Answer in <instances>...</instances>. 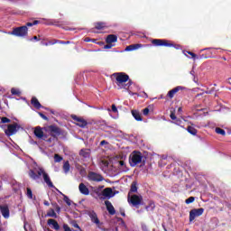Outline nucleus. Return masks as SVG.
Masks as SVG:
<instances>
[{
    "mask_svg": "<svg viewBox=\"0 0 231 231\" xmlns=\"http://www.w3.org/2000/svg\"><path fill=\"white\" fill-rule=\"evenodd\" d=\"M47 217H55V218H57V213H55V210L51 209V210L48 211Z\"/></svg>",
    "mask_w": 231,
    "mask_h": 231,
    "instance_id": "7c9ffc66",
    "label": "nucleus"
},
{
    "mask_svg": "<svg viewBox=\"0 0 231 231\" xmlns=\"http://www.w3.org/2000/svg\"><path fill=\"white\" fill-rule=\"evenodd\" d=\"M85 42H91V40H90L89 38H86V39H85Z\"/></svg>",
    "mask_w": 231,
    "mask_h": 231,
    "instance_id": "0e129e2a",
    "label": "nucleus"
},
{
    "mask_svg": "<svg viewBox=\"0 0 231 231\" xmlns=\"http://www.w3.org/2000/svg\"><path fill=\"white\" fill-rule=\"evenodd\" d=\"M105 205L106 207V210L111 216H115V214H116V211L115 210V207H113V204L110 201L108 200L105 201Z\"/></svg>",
    "mask_w": 231,
    "mask_h": 231,
    "instance_id": "f3484780",
    "label": "nucleus"
},
{
    "mask_svg": "<svg viewBox=\"0 0 231 231\" xmlns=\"http://www.w3.org/2000/svg\"><path fill=\"white\" fill-rule=\"evenodd\" d=\"M217 134H221L222 136H225V134H226V132H225V130L219 128V127H217L215 129Z\"/></svg>",
    "mask_w": 231,
    "mask_h": 231,
    "instance_id": "473e14b6",
    "label": "nucleus"
},
{
    "mask_svg": "<svg viewBox=\"0 0 231 231\" xmlns=\"http://www.w3.org/2000/svg\"><path fill=\"white\" fill-rule=\"evenodd\" d=\"M43 205H45V207H50V202H48V201L45 200V201L43 202Z\"/></svg>",
    "mask_w": 231,
    "mask_h": 231,
    "instance_id": "052dcab7",
    "label": "nucleus"
},
{
    "mask_svg": "<svg viewBox=\"0 0 231 231\" xmlns=\"http://www.w3.org/2000/svg\"><path fill=\"white\" fill-rule=\"evenodd\" d=\"M155 205H154V202H150V204L148 205V206H146V210L149 212V211H151V212H152V210H154V208H155Z\"/></svg>",
    "mask_w": 231,
    "mask_h": 231,
    "instance_id": "c756f323",
    "label": "nucleus"
},
{
    "mask_svg": "<svg viewBox=\"0 0 231 231\" xmlns=\"http://www.w3.org/2000/svg\"><path fill=\"white\" fill-rule=\"evenodd\" d=\"M142 230L143 231H149V228H147V226L145 224H142Z\"/></svg>",
    "mask_w": 231,
    "mask_h": 231,
    "instance_id": "8fccbe9b",
    "label": "nucleus"
},
{
    "mask_svg": "<svg viewBox=\"0 0 231 231\" xmlns=\"http://www.w3.org/2000/svg\"><path fill=\"white\" fill-rule=\"evenodd\" d=\"M113 46H115V45H113L111 43H107L106 45H105V50H111V48H113Z\"/></svg>",
    "mask_w": 231,
    "mask_h": 231,
    "instance_id": "a18cd8bd",
    "label": "nucleus"
},
{
    "mask_svg": "<svg viewBox=\"0 0 231 231\" xmlns=\"http://www.w3.org/2000/svg\"><path fill=\"white\" fill-rule=\"evenodd\" d=\"M63 158L62 156L59 155V154H54V162L55 163H60V162H62Z\"/></svg>",
    "mask_w": 231,
    "mask_h": 231,
    "instance_id": "2f4dec72",
    "label": "nucleus"
},
{
    "mask_svg": "<svg viewBox=\"0 0 231 231\" xmlns=\"http://www.w3.org/2000/svg\"><path fill=\"white\" fill-rule=\"evenodd\" d=\"M152 43L153 46H165L166 48H171L174 46V44L170 43L167 40H162V39H154L152 41Z\"/></svg>",
    "mask_w": 231,
    "mask_h": 231,
    "instance_id": "1a4fd4ad",
    "label": "nucleus"
},
{
    "mask_svg": "<svg viewBox=\"0 0 231 231\" xmlns=\"http://www.w3.org/2000/svg\"><path fill=\"white\" fill-rule=\"evenodd\" d=\"M34 135L40 140H42V138H44V132H42V128H41V126H38L34 129Z\"/></svg>",
    "mask_w": 231,
    "mask_h": 231,
    "instance_id": "aec40b11",
    "label": "nucleus"
},
{
    "mask_svg": "<svg viewBox=\"0 0 231 231\" xmlns=\"http://www.w3.org/2000/svg\"><path fill=\"white\" fill-rule=\"evenodd\" d=\"M50 132H51V136L57 137L59 135H60V129H59V127H57L55 125L50 126Z\"/></svg>",
    "mask_w": 231,
    "mask_h": 231,
    "instance_id": "6ab92c4d",
    "label": "nucleus"
},
{
    "mask_svg": "<svg viewBox=\"0 0 231 231\" xmlns=\"http://www.w3.org/2000/svg\"><path fill=\"white\" fill-rule=\"evenodd\" d=\"M63 201L68 205V207H71V199L68 198V196L63 195Z\"/></svg>",
    "mask_w": 231,
    "mask_h": 231,
    "instance_id": "f704fd0d",
    "label": "nucleus"
},
{
    "mask_svg": "<svg viewBox=\"0 0 231 231\" xmlns=\"http://www.w3.org/2000/svg\"><path fill=\"white\" fill-rule=\"evenodd\" d=\"M63 230H64V231H73V230L71 229V227H69V226H68V224H64V225H63Z\"/></svg>",
    "mask_w": 231,
    "mask_h": 231,
    "instance_id": "79ce46f5",
    "label": "nucleus"
},
{
    "mask_svg": "<svg viewBox=\"0 0 231 231\" xmlns=\"http://www.w3.org/2000/svg\"><path fill=\"white\" fill-rule=\"evenodd\" d=\"M132 116H134V120L137 122H142V115L137 110H132Z\"/></svg>",
    "mask_w": 231,
    "mask_h": 231,
    "instance_id": "5701e85b",
    "label": "nucleus"
},
{
    "mask_svg": "<svg viewBox=\"0 0 231 231\" xmlns=\"http://www.w3.org/2000/svg\"><path fill=\"white\" fill-rule=\"evenodd\" d=\"M48 225H51L54 228V230H60V226H59V223L56 222L55 219H49L48 220Z\"/></svg>",
    "mask_w": 231,
    "mask_h": 231,
    "instance_id": "4be33fe9",
    "label": "nucleus"
},
{
    "mask_svg": "<svg viewBox=\"0 0 231 231\" xmlns=\"http://www.w3.org/2000/svg\"><path fill=\"white\" fill-rule=\"evenodd\" d=\"M30 41H36L39 42V38H37V36L32 37Z\"/></svg>",
    "mask_w": 231,
    "mask_h": 231,
    "instance_id": "13d9d810",
    "label": "nucleus"
},
{
    "mask_svg": "<svg viewBox=\"0 0 231 231\" xmlns=\"http://www.w3.org/2000/svg\"><path fill=\"white\" fill-rule=\"evenodd\" d=\"M112 77L113 79H116V84L118 86L119 89H122V88H124V89H127V88L133 84L131 80H129V75L124 72L114 73ZM125 82H127V84H125Z\"/></svg>",
    "mask_w": 231,
    "mask_h": 231,
    "instance_id": "f03ea898",
    "label": "nucleus"
},
{
    "mask_svg": "<svg viewBox=\"0 0 231 231\" xmlns=\"http://www.w3.org/2000/svg\"><path fill=\"white\" fill-rule=\"evenodd\" d=\"M186 89L187 88L183 86H178L168 92V97L169 98H174V95L178 93V91H185Z\"/></svg>",
    "mask_w": 231,
    "mask_h": 231,
    "instance_id": "ddd939ff",
    "label": "nucleus"
},
{
    "mask_svg": "<svg viewBox=\"0 0 231 231\" xmlns=\"http://www.w3.org/2000/svg\"><path fill=\"white\" fill-rule=\"evenodd\" d=\"M125 51H134L133 44L129 45V46H126V48L125 49Z\"/></svg>",
    "mask_w": 231,
    "mask_h": 231,
    "instance_id": "c03bdc74",
    "label": "nucleus"
},
{
    "mask_svg": "<svg viewBox=\"0 0 231 231\" xmlns=\"http://www.w3.org/2000/svg\"><path fill=\"white\" fill-rule=\"evenodd\" d=\"M73 227L78 228L79 231H82V229L80 228V226H79V224H74Z\"/></svg>",
    "mask_w": 231,
    "mask_h": 231,
    "instance_id": "4d7b16f0",
    "label": "nucleus"
},
{
    "mask_svg": "<svg viewBox=\"0 0 231 231\" xmlns=\"http://www.w3.org/2000/svg\"><path fill=\"white\" fill-rule=\"evenodd\" d=\"M170 118H171V120H176V115L173 112H171L170 115Z\"/></svg>",
    "mask_w": 231,
    "mask_h": 231,
    "instance_id": "3c124183",
    "label": "nucleus"
},
{
    "mask_svg": "<svg viewBox=\"0 0 231 231\" xmlns=\"http://www.w3.org/2000/svg\"><path fill=\"white\" fill-rule=\"evenodd\" d=\"M80 194H83L84 196H89V189L88 186L84 183H80L79 186Z\"/></svg>",
    "mask_w": 231,
    "mask_h": 231,
    "instance_id": "a211bd4d",
    "label": "nucleus"
},
{
    "mask_svg": "<svg viewBox=\"0 0 231 231\" xmlns=\"http://www.w3.org/2000/svg\"><path fill=\"white\" fill-rule=\"evenodd\" d=\"M129 95H132V96L136 95L138 97V93H133L131 91L129 92Z\"/></svg>",
    "mask_w": 231,
    "mask_h": 231,
    "instance_id": "e2e57ef3",
    "label": "nucleus"
},
{
    "mask_svg": "<svg viewBox=\"0 0 231 231\" xmlns=\"http://www.w3.org/2000/svg\"><path fill=\"white\" fill-rule=\"evenodd\" d=\"M8 35H14V37H21L24 38L28 35V27L27 26H21L13 29V32H7Z\"/></svg>",
    "mask_w": 231,
    "mask_h": 231,
    "instance_id": "39448f33",
    "label": "nucleus"
},
{
    "mask_svg": "<svg viewBox=\"0 0 231 231\" xmlns=\"http://www.w3.org/2000/svg\"><path fill=\"white\" fill-rule=\"evenodd\" d=\"M143 200V199L142 198V196L138 195H133L131 198H128V202H130L133 207H138L142 205Z\"/></svg>",
    "mask_w": 231,
    "mask_h": 231,
    "instance_id": "9d476101",
    "label": "nucleus"
},
{
    "mask_svg": "<svg viewBox=\"0 0 231 231\" xmlns=\"http://www.w3.org/2000/svg\"><path fill=\"white\" fill-rule=\"evenodd\" d=\"M35 172L39 174V176H42L44 182L50 187L51 189H54L55 186L53 185V182H51V179H50V175L44 171V169L38 167L34 168Z\"/></svg>",
    "mask_w": 231,
    "mask_h": 231,
    "instance_id": "20e7f679",
    "label": "nucleus"
},
{
    "mask_svg": "<svg viewBox=\"0 0 231 231\" xmlns=\"http://www.w3.org/2000/svg\"><path fill=\"white\" fill-rule=\"evenodd\" d=\"M227 84H231V78L226 79Z\"/></svg>",
    "mask_w": 231,
    "mask_h": 231,
    "instance_id": "69168bd1",
    "label": "nucleus"
},
{
    "mask_svg": "<svg viewBox=\"0 0 231 231\" xmlns=\"http://www.w3.org/2000/svg\"><path fill=\"white\" fill-rule=\"evenodd\" d=\"M137 97H141L142 98H148L149 97V96L145 92H141V93L137 94Z\"/></svg>",
    "mask_w": 231,
    "mask_h": 231,
    "instance_id": "a19ab883",
    "label": "nucleus"
},
{
    "mask_svg": "<svg viewBox=\"0 0 231 231\" xmlns=\"http://www.w3.org/2000/svg\"><path fill=\"white\" fill-rule=\"evenodd\" d=\"M44 46H50V42L43 43Z\"/></svg>",
    "mask_w": 231,
    "mask_h": 231,
    "instance_id": "338daca9",
    "label": "nucleus"
},
{
    "mask_svg": "<svg viewBox=\"0 0 231 231\" xmlns=\"http://www.w3.org/2000/svg\"><path fill=\"white\" fill-rule=\"evenodd\" d=\"M29 176L30 178H32V180H39V178H41V175H37V173H35V171L33 170H31L29 171Z\"/></svg>",
    "mask_w": 231,
    "mask_h": 231,
    "instance_id": "cd10ccee",
    "label": "nucleus"
},
{
    "mask_svg": "<svg viewBox=\"0 0 231 231\" xmlns=\"http://www.w3.org/2000/svg\"><path fill=\"white\" fill-rule=\"evenodd\" d=\"M116 41H118V36L115 34H109L106 39V44H113V42H116Z\"/></svg>",
    "mask_w": 231,
    "mask_h": 231,
    "instance_id": "412c9836",
    "label": "nucleus"
},
{
    "mask_svg": "<svg viewBox=\"0 0 231 231\" xmlns=\"http://www.w3.org/2000/svg\"><path fill=\"white\" fill-rule=\"evenodd\" d=\"M143 115H144V116H147V115H149V108H144L143 110Z\"/></svg>",
    "mask_w": 231,
    "mask_h": 231,
    "instance_id": "49530a36",
    "label": "nucleus"
},
{
    "mask_svg": "<svg viewBox=\"0 0 231 231\" xmlns=\"http://www.w3.org/2000/svg\"><path fill=\"white\" fill-rule=\"evenodd\" d=\"M40 116L43 119V120H48V117L44 116V114L42 113H39Z\"/></svg>",
    "mask_w": 231,
    "mask_h": 231,
    "instance_id": "5fc2aeb1",
    "label": "nucleus"
},
{
    "mask_svg": "<svg viewBox=\"0 0 231 231\" xmlns=\"http://www.w3.org/2000/svg\"><path fill=\"white\" fill-rule=\"evenodd\" d=\"M87 214L90 218L91 222L94 223V225H96L97 228H100V226H102V223L100 222V219H98V215H97V212H95V210L90 209L87 211Z\"/></svg>",
    "mask_w": 231,
    "mask_h": 231,
    "instance_id": "423d86ee",
    "label": "nucleus"
},
{
    "mask_svg": "<svg viewBox=\"0 0 231 231\" xmlns=\"http://www.w3.org/2000/svg\"><path fill=\"white\" fill-rule=\"evenodd\" d=\"M112 111L113 113H118V108H116V105H112Z\"/></svg>",
    "mask_w": 231,
    "mask_h": 231,
    "instance_id": "de8ad7c7",
    "label": "nucleus"
},
{
    "mask_svg": "<svg viewBox=\"0 0 231 231\" xmlns=\"http://www.w3.org/2000/svg\"><path fill=\"white\" fill-rule=\"evenodd\" d=\"M69 169H71V165H69V161H66L63 163V172H64V174H68V172H69Z\"/></svg>",
    "mask_w": 231,
    "mask_h": 231,
    "instance_id": "bb28decb",
    "label": "nucleus"
},
{
    "mask_svg": "<svg viewBox=\"0 0 231 231\" xmlns=\"http://www.w3.org/2000/svg\"><path fill=\"white\" fill-rule=\"evenodd\" d=\"M11 93L12 95H21V91L17 88H12Z\"/></svg>",
    "mask_w": 231,
    "mask_h": 231,
    "instance_id": "58836bf2",
    "label": "nucleus"
},
{
    "mask_svg": "<svg viewBox=\"0 0 231 231\" xmlns=\"http://www.w3.org/2000/svg\"><path fill=\"white\" fill-rule=\"evenodd\" d=\"M106 143H107V142H106V141H101L100 145H106Z\"/></svg>",
    "mask_w": 231,
    "mask_h": 231,
    "instance_id": "680f3d73",
    "label": "nucleus"
},
{
    "mask_svg": "<svg viewBox=\"0 0 231 231\" xmlns=\"http://www.w3.org/2000/svg\"><path fill=\"white\" fill-rule=\"evenodd\" d=\"M26 196L29 199H33V193L32 192V189L27 188Z\"/></svg>",
    "mask_w": 231,
    "mask_h": 231,
    "instance_id": "72a5a7b5",
    "label": "nucleus"
},
{
    "mask_svg": "<svg viewBox=\"0 0 231 231\" xmlns=\"http://www.w3.org/2000/svg\"><path fill=\"white\" fill-rule=\"evenodd\" d=\"M183 55L188 57V59H193V60H196V59H198V56L192 51H183Z\"/></svg>",
    "mask_w": 231,
    "mask_h": 231,
    "instance_id": "b1692460",
    "label": "nucleus"
},
{
    "mask_svg": "<svg viewBox=\"0 0 231 231\" xmlns=\"http://www.w3.org/2000/svg\"><path fill=\"white\" fill-rule=\"evenodd\" d=\"M19 129H21V126L14 123L13 125H9L7 129L5 130V133L7 136H13V134H15Z\"/></svg>",
    "mask_w": 231,
    "mask_h": 231,
    "instance_id": "0eeeda50",
    "label": "nucleus"
},
{
    "mask_svg": "<svg viewBox=\"0 0 231 231\" xmlns=\"http://www.w3.org/2000/svg\"><path fill=\"white\" fill-rule=\"evenodd\" d=\"M0 211L5 219H8V217H10V209L8 208V206H0ZM0 231H3V229L0 228Z\"/></svg>",
    "mask_w": 231,
    "mask_h": 231,
    "instance_id": "4468645a",
    "label": "nucleus"
},
{
    "mask_svg": "<svg viewBox=\"0 0 231 231\" xmlns=\"http://www.w3.org/2000/svg\"><path fill=\"white\" fill-rule=\"evenodd\" d=\"M187 131L189 134H192V136H196L198 134V130L193 126H188Z\"/></svg>",
    "mask_w": 231,
    "mask_h": 231,
    "instance_id": "c85d7f7f",
    "label": "nucleus"
},
{
    "mask_svg": "<svg viewBox=\"0 0 231 231\" xmlns=\"http://www.w3.org/2000/svg\"><path fill=\"white\" fill-rule=\"evenodd\" d=\"M203 212H205V209L203 208L192 209L189 212V221L192 222L196 219V217L203 216Z\"/></svg>",
    "mask_w": 231,
    "mask_h": 231,
    "instance_id": "6e6552de",
    "label": "nucleus"
},
{
    "mask_svg": "<svg viewBox=\"0 0 231 231\" xmlns=\"http://www.w3.org/2000/svg\"><path fill=\"white\" fill-rule=\"evenodd\" d=\"M134 47V50H140V48H143V44L137 43V44H132Z\"/></svg>",
    "mask_w": 231,
    "mask_h": 231,
    "instance_id": "ea45409f",
    "label": "nucleus"
},
{
    "mask_svg": "<svg viewBox=\"0 0 231 231\" xmlns=\"http://www.w3.org/2000/svg\"><path fill=\"white\" fill-rule=\"evenodd\" d=\"M121 216H123V217H125V212H121Z\"/></svg>",
    "mask_w": 231,
    "mask_h": 231,
    "instance_id": "774afa93",
    "label": "nucleus"
},
{
    "mask_svg": "<svg viewBox=\"0 0 231 231\" xmlns=\"http://www.w3.org/2000/svg\"><path fill=\"white\" fill-rule=\"evenodd\" d=\"M1 122L2 124H8L10 123V119L8 117H2Z\"/></svg>",
    "mask_w": 231,
    "mask_h": 231,
    "instance_id": "37998d69",
    "label": "nucleus"
},
{
    "mask_svg": "<svg viewBox=\"0 0 231 231\" xmlns=\"http://www.w3.org/2000/svg\"><path fill=\"white\" fill-rule=\"evenodd\" d=\"M56 212H58V214L60 213V207L59 206L56 207Z\"/></svg>",
    "mask_w": 231,
    "mask_h": 231,
    "instance_id": "bf43d9fd",
    "label": "nucleus"
},
{
    "mask_svg": "<svg viewBox=\"0 0 231 231\" xmlns=\"http://www.w3.org/2000/svg\"><path fill=\"white\" fill-rule=\"evenodd\" d=\"M79 156H81V158H84L85 160L89 159L91 156V150H89L88 148L81 149L79 151Z\"/></svg>",
    "mask_w": 231,
    "mask_h": 231,
    "instance_id": "dca6fc26",
    "label": "nucleus"
},
{
    "mask_svg": "<svg viewBox=\"0 0 231 231\" xmlns=\"http://www.w3.org/2000/svg\"><path fill=\"white\" fill-rule=\"evenodd\" d=\"M60 41L59 40H54L53 42H50L49 44L53 45V44H60Z\"/></svg>",
    "mask_w": 231,
    "mask_h": 231,
    "instance_id": "09e8293b",
    "label": "nucleus"
},
{
    "mask_svg": "<svg viewBox=\"0 0 231 231\" xmlns=\"http://www.w3.org/2000/svg\"><path fill=\"white\" fill-rule=\"evenodd\" d=\"M88 180L89 181H104V177L97 172L90 171L88 173Z\"/></svg>",
    "mask_w": 231,
    "mask_h": 231,
    "instance_id": "f8f14e48",
    "label": "nucleus"
},
{
    "mask_svg": "<svg viewBox=\"0 0 231 231\" xmlns=\"http://www.w3.org/2000/svg\"><path fill=\"white\" fill-rule=\"evenodd\" d=\"M96 30H104V28H107V23L99 22L95 23Z\"/></svg>",
    "mask_w": 231,
    "mask_h": 231,
    "instance_id": "a878e982",
    "label": "nucleus"
},
{
    "mask_svg": "<svg viewBox=\"0 0 231 231\" xmlns=\"http://www.w3.org/2000/svg\"><path fill=\"white\" fill-rule=\"evenodd\" d=\"M173 124H176V125H180L181 124V120L176 119L175 122H173Z\"/></svg>",
    "mask_w": 231,
    "mask_h": 231,
    "instance_id": "6e6d98bb",
    "label": "nucleus"
},
{
    "mask_svg": "<svg viewBox=\"0 0 231 231\" xmlns=\"http://www.w3.org/2000/svg\"><path fill=\"white\" fill-rule=\"evenodd\" d=\"M71 118L76 122V125H78L79 127L84 128L86 127V125H88V121L82 117L72 115Z\"/></svg>",
    "mask_w": 231,
    "mask_h": 231,
    "instance_id": "9b49d317",
    "label": "nucleus"
},
{
    "mask_svg": "<svg viewBox=\"0 0 231 231\" xmlns=\"http://www.w3.org/2000/svg\"><path fill=\"white\" fill-rule=\"evenodd\" d=\"M60 44H71V42H69V41H67V42L60 41Z\"/></svg>",
    "mask_w": 231,
    "mask_h": 231,
    "instance_id": "864d4df0",
    "label": "nucleus"
},
{
    "mask_svg": "<svg viewBox=\"0 0 231 231\" xmlns=\"http://www.w3.org/2000/svg\"><path fill=\"white\" fill-rule=\"evenodd\" d=\"M31 104H32L36 109H41V107H42V106L39 102V99H37L36 97L32 98Z\"/></svg>",
    "mask_w": 231,
    "mask_h": 231,
    "instance_id": "393cba45",
    "label": "nucleus"
},
{
    "mask_svg": "<svg viewBox=\"0 0 231 231\" xmlns=\"http://www.w3.org/2000/svg\"><path fill=\"white\" fill-rule=\"evenodd\" d=\"M103 196L106 198V199H111V198H114V196L116 194L113 191V189L111 188H106L103 189L102 192Z\"/></svg>",
    "mask_w": 231,
    "mask_h": 231,
    "instance_id": "2eb2a0df",
    "label": "nucleus"
},
{
    "mask_svg": "<svg viewBox=\"0 0 231 231\" xmlns=\"http://www.w3.org/2000/svg\"><path fill=\"white\" fill-rule=\"evenodd\" d=\"M131 192H138V187H136V182H133L131 185Z\"/></svg>",
    "mask_w": 231,
    "mask_h": 231,
    "instance_id": "c9c22d12",
    "label": "nucleus"
},
{
    "mask_svg": "<svg viewBox=\"0 0 231 231\" xmlns=\"http://www.w3.org/2000/svg\"><path fill=\"white\" fill-rule=\"evenodd\" d=\"M196 199L194 198V197H189V199H187L186 200H185V203H186V205H190V203H194V200H195Z\"/></svg>",
    "mask_w": 231,
    "mask_h": 231,
    "instance_id": "e433bc0d",
    "label": "nucleus"
},
{
    "mask_svg": "<svg viewBox=\"0 0 231 231\" xmlns=\"http://www.w3.org/2000/svg\"><path fill=\"white\" fill-rule=\"evenodd\" d=\"M36 24H39V21L37 20H35L33 23H27L26 25H23V26L32 27V26H35Z\"/></svg>",
    "mask_w": 231,
    "mask_h": 231,
    "instance_id": "4c0bfd02",
    "label": "nucleus"
},
{
    "mask_svg": "<svg viewBox=\"0 0 231 231\" xmlns=\"http://www.w3.org/2000/svg\"><path fill=\"white\" fill-rule=\"evenodd\" d=\"M143 162V154L138 151H134L129 155V164L131 167H136L138 163Z\"/></svg>",
    "mask_w": 231,
    "mask_h": 231,
    "instance_id": "7ed1b4c3",
    "label": "nucleus"
},
{
    "mask_svg": "<svg viewBox=\"0 0 231 231\" xmlns=\"http://www.w3.org/2000/svg\"><path fill=\"white\" fill-rule=\"evenodd\" d=\"M127 155L125 154H116L110 158L112 167L117 169L118 172H128L129 167H127Z\"/></svg>",
    "mask_w": 231,
    "mask_h": 231,
    "instance_id": "f257e3e1",
    "label": "nucleus"
},
{
    "mask_svg": "<svg viewBox=\"0 0 231 231\" xmlns=\"http://www.w3.org/2000/svg\"><path fill=\"white\" fill-rule=\"evenodd\" d=\"M171 48H175V50H181V45H180V44L174 45L173 44V46H171Z\"/></svg>",
    "mask_w": 231,
    "mask_h": 231,
    "instance_id": "603ef678",
    "label": "nucleus"
}]
</instances>
